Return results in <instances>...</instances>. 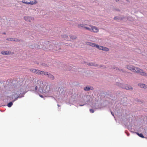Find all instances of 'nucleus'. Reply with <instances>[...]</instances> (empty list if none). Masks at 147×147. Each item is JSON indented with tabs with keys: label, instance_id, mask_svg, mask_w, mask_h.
<instances>
[{
	"label": "nucleus",
	"instance_id": "c756f323",
	"mask_svg": "<svg viewBox=\"0 0 147 147\" xmlns=\"http://www.w3.org/2000/svg\"><path fill=\"white\" fill-rule=\"evenodd\" d=\"M58 105V107H60V105Z\"/></svg>",
	"mask_w": 147,
	"mask_h": 147
},
{
	"label": "nucleus",
	"instance_id": "412c9836",
	"mask_svg": "<svg viewBox=\"0 0 147 147\" xmlns=\"http://www.w3.org/2000/svg\"><path fill=\"white\" fill-rule=\"evenodd\" d=\"M90 89V88L88 87H86L84 88V90L86 91H88Z\"/></svg>",
	"mask_w": 147,
	"mask_h": 147
},
{
	"label": "nucleus",
	"instance_id": "dca6fc26",
	"mask_svg": "<svg viewBox=\"0 0 147 147\" xmlns=\"http://www.w3.org/2000/svg\"><path fill=\"white\" fill-rule=\"evenodd\" d=\"M125 89H126L127 90H132V88L131 86H126L124 88Z\"/></svg>",
	"mask_w": 147,
	"mask_h": 147
},
{
	"label": "nucleus",
	"instance_id": "f257e3e1",
	"mask_svg": "<svg viewBox=\"0 0 147 147\" xmlns=\"http://www.w3.org/2000/svg\"><path fill=\"white\" fill-rule=\"evenodd\" d=\"M37 84L35 88L36 91L38 90L40 92L48 93L51 90L50 86L47 85L45 82L37 81Z\"/></svg>",
	"mask_w": 147,
	"mask_h": 147
},
{
	"label": "nucleus",
	"instance_id": "7c9ffc66",
	"mask_svg": "<svg viewBox=\"0 0 147 147\" xmlns=\"http://www.w3.org/2000/svg\"><path fill=\"white\" fill-rule=\"evenodd\" d=\"M84 105H80V106H83Z\"/></svg>",
	"mask_w": 147,
	"mask_h": 147
},
{
	"label": "nucleus",
	"instance_id": "b1692460",
	"mask_svg": "<svg viewBox=\"0 0 147 147\" xmlns=\"http://www.w3.org/2000/svg\"><path fill=\"white\" fill-rule=\"evenodd\" d=\"M89 65H94V64L93 63H89Z\"/></svg>",
	"mask_w": 147,
	"mask_h": 147
},
{
	"label": "nucleus",
	"instance_id": "f8f14e48",
	"mask_svg": "<svg viewBox=\"0 0 147 147\" xmlns=\"http://www.w3.org/2000/svg\"><path fill=\"white\" fill-rule=\"evenodd\" d=\"M47 72L46 71H41L40 75L41 76H47V75H48Z\"/></svg>",
	"mask_w": 147,
	"mask_h": 147
},
{
	"label": "nucleus",
	"instance_id": "cd10ccee",
	"mask_svg": "<svg viewBox=\"0 0 147 147\" xmlns=\"http://www.w3.org/2000/svg\"><path fill=\"white\" fill-rule=\"evenodd\" d=\"M111 113L112 115L113 116H114V114H113V113L112 112H111Z\"/></svg>",
	"mask_w": 147,
	"mask_h": 147
},
{
	"label": "nucleus",
	"instance_id": "6e6552de",
	"mask_svg": "<svg viewBox=\"0 0 147 147\" xmlns=\"http://www.w3.org/2000/svg\"><path fill=\"white\" fill-rule=\"evenodd\" d=\"M86 44L87 45H89V46H92V47H95L96 45V44L95 43H93L91 42H86Z\"/></svg>",
	"mask_w": 147,
	"mask_h": 147
},
{
	"label": "nucleus",
	"instance_id": "f03ea898",
	"mask_svg": "<svg viewBox=\"0 0 147 147\" xmlns=\"http://www.w3.org/2000/svg\"><path fill=\"white\" fill-rule=\"evenodd\" d=\"M22 86H16L13 87L12 91L14 94L11 95V97L12 98H13V97H16L13 102H14L17 100L19 97L18 94L20 93L21 94V92L22 91Z\"/></svg>",
	"mask_w": 147,
	"mask_h": 147
},
{
	"label": "nucleus",
	"instance_id": "20e7f679",
	"mask_svg": "<svg viewBox=\"0 0 147 147\" xmlns=\"http://www.w3.org/2000/svg\"><path fill=\"white\" fill-rule=\"evenodd\" d=\"M89 26L90 27V28L89 27H86L87 30L91 32H93L95 33H97L98 32V29L96 27L90 25H89Z\"/></svg>",
	"mask_w": 147,
	"mask_h": 147
},
{
	"label": "nucleus",
	"instance_id": "5701e85b",
	"mask_svg": "<svg viewBox=\"0 0 147 147\" xmlns=\"http://www.w3.org/2000/svg\"><path fill=\"white\" fill-rule=\"evenodd\" d=\"M90 111L91 113H93L94 112V111L92 109H90Z\"/></svg>",
	"mask_w": 147,
	"mask_h": 147
},
{
	"label": "nucleus",
	"instance_id": "4468645a",
	"mask_svg": "<svg viewBox=\"0 0 147 147\" xmlns=\"http://www.w3.org/2000/svg\"><path fill=\"white\" fill-rule=\"evenodd\" d=\"M102 50L106 51H108L109 50V49L107 48L102 47Z\"/></svg>",
	"mask_w": 147,
	"mask_h": 147
},
{
	"label": "nucleus",
	"instance_id": "393cba45",
	"mask_svg": "<svg viewBox=\"0 0 147 147\" xmlns=\"http://www.w3.org/2000/svg\"><path fill=\"white\" fill-rule=\"evenodd\" d=\"M117 69L118 70V71H122L123 72V71L122 69Z\"/></svg>",
	"mask_w": 147,
	"mask_h": 147
},
{
	"label": "nucleus",
	"instance_id": "aec40b11",
	"mask_svg": "<svg viewBox=\"0 0 147 147\" xmlns=\"http://www.w3.org/2000/svg\"><path fill=\"white\" fill-rule=\"evenodd\" d=\"M40 71H41L38 70V69H36V72L35 73L36 74L40 75Z\"/></svg>",
	"mask_w": 147,
	"mask_h": 147
},
{
	"label": "nucleus",
	"instance_id": "473e14b6",
	"mask_svg": "<svg viewBox=\"0 0 147 147\" xmlns=\"http://www.w3.org/2000/svg\"><path fill=\"white\" fill-rule=\"evenodd\" d=\"M55 49V50H57V49Z\"/></svg>",
	"mask_w": 147,
	"mask_h": 147
},
{
	"label": "nucleus",
	"instance_id": "bb28decb",
	"mask_svg": "<svg viewBox=\"0 0 147 147\" xmlns=\"http://www.w3.org/2000/svg\"><path fill=\"white\" fill-rule=\"evenodd\" d=\"M117 17H115L114 18V19L115 20H117Z\"/></svg>",
	"mask_w": 147,
	"mask_h": 147
},
{
	"label": "nucleus",
	"instance_id": "f3484780",
	"mask_svg": "<svg viewBox=\"0 0 147 147\" xmlns=\"http://www.w3.org/2000/svg\"><path fill=\"white\" fill-rule=\"evenodd\" d=\"M30 70V71L35 73L36 72V69H31Z\"/></svg>",
	"mask_w": 147,
	"mask_h": 147
},
{
	"label": "nucleus",
	"instance_id": "9d476101",
	"mask_svg": "<svg viewBox=\"0 0 147 147\" xmlns=\"http://www.w3.org/2000/svg\"><path fill=\"white\" fill-rule=\"evenodd\" d=\"M1 53L4 55H8L11 54V52L9 51H3L1 52Z\"/></svg>",
	"mask_w": 147,
	"mask_h": 147
},
{
	"label": "nucleus",
	"instance_id": "a878e982",
	"mask_svg": "<svg viewBox=\"0 0 147 147\" xmlns=\"http://www.w3.org/2000/svg\"><path fill=\"white\" fill-rule=\"evenodd\" d=\"M40 96L41 97H42V98L43 97V96L42 95H40Z\"/></svg>",
	"mask_w": 147,
	"mask_h": 147
},
{
	"label": "nucleus",
	"instance_id": "0eeeda50",
	"mask_svg": "<svg viewBox=\"0 0 147 147\" xmlns=\"http://www.w3.org/2000/svg\"><path fill=\"white\" fill-rule=\"evenodd\" d=\"M88 25L86 24H80L78 25V27L79 28H83L86 30H87L86 27H88L87 26Z\"/></svg>",
	"mask_w": 147,
	"mask_h": 147
},
{
	"label": "nucleus",
	"instance_id": "9b49d317",
	"mask_svg": "<svg viewBox=\"0 0 147 147\" xmlns=\"http://www.w3.org/2000/svg\"><path fill=\"white\" fill-rule=\"evenodd\" d=\"M138 85L141 88H147V86L144 84H139Z\"/></svg>",
	"mask_w": 147,
	"mask_h": 147
},
{
	"label": "nucleus",
	"instance_id": "7ed1b4c3",
	"mask_svg": "<svg viewBox=\"0 0 147 147\" xmlns=\"http://www.w3.org/2000/svg\"><path fill=\"white\" fill-rule=\"evenodd\" d=\"M127 68L128 69L132 72L140 74V75L145 76H147V74L143 71L142 70L136 67L131 65H127Z\"/></svg>",
	"mask_w": 147,
	"mask_h": 147
},
{
	"label": "nucleus",
	"instance_id": "4be33fe9",
	"mask_svg": "<svg viewBox=\"0 0 147 147\" xmlns=\"http://www.w3.org/2000/svg\"><path fill=\"white\" fill-rule=\"evenodd\" d=\"M70 37L71 39H75L76 38V37L75 36L72 35L70 36Z\"/></svg>",
	"mask_w": 147,
	"mask_h": 147
},
{
	"label": "nucleus",
	"instance_id": "2f4dec72",
	"mask_svg": "<svg viewBox=\"0 0 147 147\" xmlns=\"http://www.w3.org/2000/svg\"><path fill=\"white\" fill-rule=\"evenodd\" d=\"M116 1H118L119 0H115Z\"/></svg>",
	"mask_w": 147,
	"mask_h": 147
},
{
	"label": "nucleus",
	"instance_id": "ddd939ff",
	"mask_svg": "<svg viewBox=\"0 0 147 147\" xmlns=\"http://www.w3.org/2000/svg\"><path fill=\"white\" fill-rule=\"evenodd\" d=\"M7 40H8L10 41H19V40L18 39H13V38H9L7 39Z\"/></svg>",
	"mask_w": 147,
	"mask_h": 147
},
{
	"label": "nucleus",
	"instance_id": "c85d7f7f",
	"mask_svg": "<svg viewBox=\"0 0 147 147\" xmlns=\"http://www.w3.org/2000/svg\"><path fill=\"white\" fill-rule=\"evenodd\" d=\"M119 20H121V19H120V18H118V20H119ZM122 19H122V18H121V20H122Z\"/></svg>",
	"mask_w": 147,
	"mask_h": 147
},
{
	"label": "nucleus",
	"instance_id": "6ab92c4d",
	"mask_svg": "<svg viewBox=\"0 0 147 147\" xmlns=\"http://www.w3.org/2000/svg\"><path fill=\"white\" fill-rule=\"evenodd\" d=\"M137 134L140 137L142 138H144V137L142 134H139L138 133H137Z\"/></svg>",
	"mask_w": 147,
	"mask_h": 147
},
{
	"label": "nucleus",
	"instance_id": "2eb2a0df",
	"mask_svg": "<svg viewBox=\"0 0 147 147\" xmlns=\"http://www.w3.org/2000/svg\"><path fill=\"white\" fill-rule=\"evenodd\" d=\"M95 47H96L97 49H100V50H102V46H99L97 45H96Z\"/></svg>",
	"mask_w": 147,
	"mask_h": 147
},
{
	"label": "nucleus",
	"instance_id": "423d86ee",
	"mask_svg": "<svg viewBox=\"0 0 147 147\" xmlns=\"http://www.w3.org/2000/svg\"><path fill=\"white\" fill-rule=\"evenodd\" d=\"M24 20L26 21H28L29 22H30V20H34V19L33 18H31L29 16H26L24 17Z\"/></svg>",
	"mask_w": 147,
	"mask_h": 147
},
{
	"label": "nucleus",
	"instance_id": "39448f33",
	"mask_svg": "<svg viewBox=\"0 0 147 147\" xmlns=\"http://www.w3.org/2000/svg\"><path fill=\"white\" fill-rule=\"evenodd\" d=\"M22 2L26 4L31 5L36 4L37 3L36 0H22Z\"/></svg>",
	"mask_w": 147,
	"mask_h": 147
},
{
	"label": "nucleus",
	"instance_id": "a211bd4d",
	"mask_svg": "<svg viewBox=\"0 0 147 147\" xmlns=\"http://www.w3.org/2000/svg\"><path fill=\"white\" fill-rule=\"evenodd\" d=\"M13 105V103L12 102H10L7 104V106L8 107H10L12 106Z\"/></svg>",
	"mask_w": 147,
	"mask_h": 147
},
{
	"label": "nucleus",
	"instance_id": "1a4fd4ad",
	"mask_svg": "<svg viewBox=\"0 0 147 147\" xmlns=\"http://www.w3.org/2000/svg\"><path fill=\"white\" fill-rule=\"evenodd\" d=\"M48 75H47V76L49 78L52 80H54L55 79L54 76L50 73H49L47 72Z\"/></svg>",
	"mask_w": 147,
	"mask_h": 147
}]
</instances>
